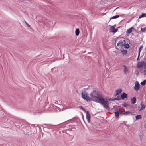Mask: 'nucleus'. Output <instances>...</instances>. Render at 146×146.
I'll list each match as a JSON object with an SVG mask.
<instances>
[{"instance_id": "obj_19", "label": "nucleus", "mask_w": 146, "mask_h": 146, "mask_svg": "<svg viewBox=\"0 0 146 146\" xmlns=\"http://www.w3.org/2000/svg\"><path fill=\"white\" fill-rule=\"evenodd\" d=\"M146 17V13H142V14L139 17V18H140L142 17Z\"/></svg>"}, {"instance_id": "obj_4", "label": "nucleus", "mask_w": 146, "mask_h": 146, "mask_svg": "<svg viewBox=\"0 0 146 146\" xmlns=\"http://www.w3.org/2000/svg\"><path fill=\"white\" fill-rule=\"evenodd\" d=\"M15 126L18 128L23 129L25 125L23 123H18L15 122Z\"/></svg>"}, {"instance_id": "obj_36", "label": "nucleus", "mask_w": 146, "mask_h": 146, "mask_svg": "<svg viewBox=\"0 0 146 146\" xmlns=\"http://www.w3.org/2000/svg\"><path fill=\"white\" fill-rule=\"evenodd\" d=\"M140 53H139L138 52V57H139H139L140 56Z\"/></svg>"}, {"instance_id": "obj_34", "label": "nucleus", "mask_w": 146, "mask_h": 146, "mask_svg": "<svg viewBox=\"0 0 146 146\" xmlns=\"http://www.w3.org/2000/svg\"><path fill=\"white\" fill-rule=\"evenodd\" d=\"M120 43H119V42L118 43H117V46H121V44Z\"/></svg>"}, {"instance_id": "obj_39", "label": "nucleus", "mask_w": 146, "mask_h": 146, "mask_svg": "<svg viewBox=\"0 0 146 146\" xmlns=\"http://www.w3.org/2000/svg\"><path fill=\"white\" fill-rule=\"evenodd\" d=\"M121 27H121H120V26L119 27H117V29H118V28H120V27Z\"/></svg>"}, {"instance_id": "obj_2", "label": "nucleus", "mask_w": 146, "mask_h": 146, "mask_svg": "<svg viewBox=\"0 0 146 146\" xmlns=\"http://www.w3.org/2000/svg\"><path fill=\"white\" fill-rule=\"evenodd\" d=\"M115 111L114 112V113L115 114V117L117 119H119V114L121 115H122V114L124 115H130V114H131V115H132V113L129 111H126V112H123V111L122 110H121V109H119L117 108L115 109Z\"/></svg>"}, {"instance_id": "obj_11", "label": "nucleus", "mask_w": 146, "mask_h": 146, "mask_svg": "<svg viewBox=\"0 0 146 146\" xmlns=\"http://www.w3.org/2000/svg\"><path fill=\"white\" fill-rule=\"evenodd\" d=\"M120 43L121 46L122 47L126 43V41L125 40H121L119 42Z\"/></svg>"}, {"instance_id": "obj_28", "label": "nucleus", "mask_w": 146, "mask_h": 146, "mask_svg": "<svg viewBox=\"0 0 146 146\" xmlns=\"http://www.w3.org/2000/svg\"><path fill=\"white\" fill-rule=\"evenodd\" d=\"M106 100H107V101L108 102V101H114V98H108V99H106Z\"/></svg>"}, {"instance_id": "obj_43", "label": "nucleus", "mask_w": 146, "mask_h": 146, "mask_svg": "<svg viewBox=\"0 0 146 146\" xmlns=\"http://www.w3.org/2000/svg\"><path fill=\"white\" fill-rule=\"evenodd\" d=\"M144 58H145V59H146V56H145V57H144Z\"/></svg>"}, {"instance_id": "obj_24", "label": "nucleus", "mask_w": 146, "mask_h": 146, "mask_svg": "<svg viewBox=\"0 0 146 146\" xmlns=\"http://www.w3.org/2000/svg\"><path fill=\"white\" fill-rule=\"evenodd\" d=\"M146 84V80H144L143 82H142L141 83V84L142 86H144Z\"/></svg>"}, {"instance_id": "obj_14", "label": "nucleus", "mask_w": 146, "mask_h": 146, "mask_svg": "<svg viewBox=\"0 0 146 146\" xmlns=\"http://www.w3.org/2000/svg\"><path fill=\"white\" fill-rule=\"evenodd\" d=\"M122 92V90L121 88H119L116 90L115 92H116L118 95L120 94Z\"/></svg>"}, {"instance_id": "obj_20", "label": "nucleus", "mask_w": 146, "mask_h": 146, "mask_svg": "<svg viewBox=\"0 0 146 146\" xmlns=\"http://www.w3.org/2000/svg\"><path fill=\"white\" fill-rule=\"evenodd\" d=\"M123 66L124 67V72L125 74L126 73V71L127 70V67L125 65H123Z\"/></svg>"}, {"instance_id": "obj_10", "label": "nucleus", "mask_w": 146, "mask_h": 146, "mask_svg": "<svg viewBox=\"0 0 146 146\" xmlns=\"http://www.w3.org/2000/svg\"><path fill=\"white\" fill-rule=\"evenodd\" d=\"M133 30H134L135 31L136 30L134 28L131 27L127 29L126 32L128 34H130L132 31Z\"/></svg>"}, {"instance_id": "obj_29", "label": "nucleus", "mask_w": 146, "mask_h": 146, "mask_svg": "<svg viewBox=\"0 0 146 146\" xmlns=\"http://www.w3.org/2000/svg\"><path fill=\"white\" fill-rule=\"evenodd\" d=\"M141 31L142 32H145L146 31V30H145V29H144V28H141Z\"/></svg>"}, {"instance_id": "obj_33", "label": "nucleus", "mask_w": 146, "mask_h": 146, "mask_svg": "<svg viewBox=\"0 0 146 146\" xmlns=\"http://www.w3.org/2000/svg\"><path fill=\"white\" fill-rule=\"evenodd\" d=\"M127 123V121H124L123 122V123L125 124V125H127L126 123Z\"/></svg>"}, {"instance_id": "obj_30", "label": "nucleus", "mask_w": 146, "mask_h": 146, "mask_svg": "<svg viewBox=\"0 0 146 146\" xmlns=\"http://www.w3.org/2000/svg\"><path fill=\"white\" fill-rule=\"evenodd\" d=\"M25 22V23L29 27H31V26L28 23L26 22V21L25 20H24Z\"/></svg>"}, {"instance_id": "obj_15", "label": "nucleus", "mask_w": 146, "mask_h": 146, "mask_svg": "<svg viewBox=\"0 0 146 146\" xmlns=\"http://www.w3.org/2000/svg\"><path fill=\"white\" fill-rule=\"evenodd\" d=\"M121 52L122 53L123 55H125L127 54V51L126 50H123L121 51Z\"/></svg>"}, {"instance_id": "obj_25", "label": "nucleus", "mask_w": 146, "mask_h": 146, "mask_svg": "<svg viewBox=\"0 0 146 146\" xmlns=\"http://www.w3.org/2000/svg\"><path fill=\"white\" fill-rule=\"evenodd\" d=\"M121 99V97L117 96L116 98H114V100H119Z\"/></svg>"}, {"instance_id": "obj_16", "label": "nucleus", "mask_w": 146, "mask_h": 146, "mask_svg": "<svg viewBox=\"0 0 146 146\" xmlns=\"http://www.w3.org/2000/svg\"><path fill=\"white\" fill-rule=\"evenodd\" d=\"M140 105L141 106V108L139 110V111H141L143 110L145 108V105L141 103Z\"/></svg>"}, {"instance_id": "obj_18", "label": "nucleus", "mask_w": 146, "mask_h": 146, "mask_svg": "<svg viewBox=\"0 0 146 146\" xmlns=\"http://www.w3.org/2000/svg\"><path fill=\"white\" fill-rule=\"evenodd\" d=\"M123 46L125 48L127 49H128L130 47V46L128 43L125 44Z\"/></svg>"}, {"instance_id": "obj_13", "label": "nucleus", "mask_w": 146, "mask_h": 146, "mask_svg": "<svg viewBox=\"0 0 146 146\" xmlns=\"http://www.w3.org/2000/svg\"><path fill=\"white\" fill-rule=\"evenodd\" d=\"M46 125V128L49 129H52L54 128V125H51L47 124H44Z\"/></svg>"}, {"instance_id": "obj_41", "label": "nucleus", "mask_w": 146, "mask_h": 146, "mask_svg": "<svg viewBox=\"0 0 146 146\" xmlns=\"http://www.w3.org/2000/svg\"><path fill=\"white\" fill-rule=\"evenodd\" d=\"M113 26H114V27H116V25H115Z\"/></svg>"}, {"instance_id": "obj_26", "label": "nucleus", "mask_w": 146, "mask_h": 146, "mask_svg": "<svg viewBox=\"0 0 146 146\" xmlns=\"http://www.w3.org/2000/svg\"><path fill=\"white\" fill-rule=\"evenodd\" d=\"M143 45H141L140 46V47L139 49V50H138L139 53H140L141 51V50L143 48Z\"/></svg>"}, {"instance_id": "obj_3", "label": "nucleus", "mask_w": 146, "mask_h": 146, "mask_svg": "<svg viewBox=\"0 0 146 146\" xmlns=\"http://www.w3.org/2000/svg\"><path fill=\"white\" fill-rule=\"evenodd\" d=\"M31 130V127L28 126H25L22 130L25 134L28 135H31L32 134V132Z\"/></svg>"}, {"instance_id": "obj_35", "label": "nucleus", "mask_w": 146, "mask_h": 146, "mask_svg": "<svg viewBox=\"0 0 146 146\" xmlns=\"http://www.w3.org/2000/svg\"><path fill=\"white\" fill-rule=\"evenodd\" d=\"M143 72L144 74L146 75V70H144Z\"/></svg>"}, {"instance_id": "obj_9", "label": "nucleus", "mask_w": 146, "mask_h": 146, "mask_svg": "<svg viewBox=\"0 0 146 146\" xmlns=\"http://www.w3.org/2000/svg\"><path fill=\"white\" fill-rule=\"evenodd\" d=\"M121 98L122 100H124L127 97V94L125 92H123L121 95Z\"/></svg>"}, {"instance_id": "obj_27", "label": "nucleus", "mask_w": 146, "mask_h": 146, "mask_svg": "<svg viewBox=\"0 0 146 146\" xmlns=\"http://www.w3.org/2000/svg\"><path fill=\"white\" fill-rule=\"evenodd\" d=\"M122 105L123 106L126 107H127L128 106V105L127 104H126L125 103H124L122 104Z\"/></svg>"}, {"instance_id": "obj_6", "label": "nucleus", "mask_w": 146, "mask_h": 146, "mask_svg": "<svg viewBox=\"0 0 146 146\" xmlns=\"http://www.w3.org/2000/svg\"><path fill=\"white\" fill-rule=\"evenodd\" d=\"M140 86V85L137 81L135 82V86L134 87V89L136 91L138 90Z\"/></svg>"}, {"instance_id": "obj_23", "label": "nucleus", "mask_w": 146, "mask_h": 146, "mask_svg": "<svg viewBox=\"0 0 146 146\" xmlns=\"http://www.w3.org/2000/svg\"><path fill=\"white\" fill-rule=\"evenodd\" d=\"M78 108H80L81 110H83L85 112L87 111L85 109L81 106H78Z\"/></svg>"}, {"instance_id": "obj_5", "label": "nucleus", "mask_w": 146, "mask_h": 146, "mask_svg": "<svg viewBox=\"0 0 146 146\" xmlns=\"http://www.w3.org/2000/svg\"><path fill=\"white\" fill-rule=\"evenodd\" d=\"M145 64V62L143 60H141L140 62H139L137 64V67L139 68L143 67Z\"/></svg>"}, {"instance_id": "obj_17", "label": "nucleus", "mask_w": 146, "mask_h": 146, "mask_svg": "<svg viewBox=\"0 0 146 146\" xmlns=\"http://www.w3.org/2000/svg\"><path fill=\"white\" fill-rule=\"evenodd\" d=\"M80 33V31L79 29L77 28L75 30V34L76 36H78L79 35Z\"/></svg>"}, {"instance_id": "obj_1", "label": "nucleus", "mask_w": 146, "mask_h": 146, "mask_svg": "<svg viewBox=\"0 0 146 146\" xmlns=\"http://www.w3.org/2000/svg\"><path fill=\"white\" fill-rule=\"evenodd\" d=\"M90 98L87 94L85 91L81 93L82 97L87 102L92 101L97 103H98L103 105L105 108L108 110H110V108L109 107L110 103L107 100H105L103 98L102 95L99 94L98 91L96 90H93L90 94Z\"/></svg>"}, {"instance_id": "obj_7", "label": "nucleus", "mask_w": 146, "mask_h": 146, "mask_svg": "<svg viewBox=\"0 0 146 146\" xmlns=\"http://www.w3.org/2000/svg\"><path fill=\"white\" fill-rule=\"evenodd\" d=\"M110 32L113 33H115L118 31V29L117 28H115L114 26H111L110 27Z\"/></svg>"}, {"instance_id": "obj_37", "label": "nucleus", "mask_w": 146, "mask_h": 146, "mask_svg": "<svg viewBox=\"0 0 146 146\" xmlns=\"http://www.w3.org/2000/svg\"><path fill=\"white\" fill-rule=\"evenodd\" d=\"M144 68L145 69H146V64H145Z\"/></svg>"}, {"instance_id": "obj_45", "label": "nucleus", "mask_w": 146, "mask_h": 146, "mask_svg": "<svg viewBox=\"0 0 146 146\" xmlns=\"http://www.w3.org/2000/svg\"><path fill=\"white\" fill-rule=\"evenodd\" d=\"M145 64H146V62L145 63Z\"/></svg>"}, {"instance_id": "obj_38", "label": "nucleus", "mask_w": 146, "mask_h": 146, "mask_svg": "<svg viewBox=\"0 0 146 146\" xmlns=\"http://www.w3.org/2000/svg\"><path fill=\"white\" fill-rule=\"evenodd\" d=\"M139 58L137 57V60H138V61L139 60Z\"/></svg>"}, {"instance_id": "obj_32", "label": "nucleus", "mask_w": 146, "mask_h": 146, "mask_svg": "<svg viewBox=\"0 0 146 146\" xmlns=\"http://www.w3.org/2000/svg\"><path fill=\"white\" fill-rule=\"evenodd\" d=\"M118 95L117 94V93H116V92H115V93H114V94L113 95V96H115V97H116V96L117 95Z\"/></svg>"}, {"instance_id": "obj_8", "label": "nucleus", "mask_w": 146, "mask_h": 146, "mask_svg": "<svg viewBox=\"0 0 146 146\" xmlns=\"http://www.w3.org/2000/svg\"><path fill=\"white\" fill-rule=\"evenodd\" d=\"M86 112V119L88 122L89 123L90 121V114L88 111Z\"/></svg>"}, {"instance_id": "obj_42", "label": "nucleus", "mask_w": 146, "mask_h": 146, "mask_svg": "<svg viewBox=\"0 0 146 146\" xmlns=\"http://www.w3.org/2000/svg\"><path fill=\"white\" fill-rule=\"evenodd\" d=\"M37 126L38 127L39 126V125H37Z\"/></svg>"}, {"instance_id": "obj_44", "label": "nucleus", "mask_w": 146, "mask_h": 146, "mask_svg": "<svg viewBox=\"0 0 146 146\" xmlns=\"http://www.w3.org/2000/svg\"><path fill=\"white\" fill-rule=\"evenodd\" d=\"M129 43L130 44V43L129 42Z\"/></svg>"}, {"instance_id": "obj_22", "label": "nucleus", "mask_w": 146, "mask_h": 146, "mask_svg": "<svg viewBox=\"0 0 146 146\" xmlns=\"http://www.w3.org/2000/svg\"><path fill=\"white\" fill-rule=\"evenodd\" d=\"M120 16L119 15H116L112 17L111 18H110V19H115L119 17Z\"/></svg>"}, {"instance_id": "obj_21", "label": "nucleus", "mask_w": 146, "mask_h": 146, "mask_svg": "<svg viewBox=\"0 0 146 146\" xmlns=\"http://www.w3.org/2000/svg\"><path fill=\"white\" fill-rule=\"evenodd\" d=\"M135 118L137 119H141L142 118L141 115H137L135 116Z\"/></svg>"}, {"instance_id": "obj_40", "label": "nucleus", "mask_w": 146, "mask_h": 146, "mask_svg": "<svg viewBox=\"0 0 146 146\" xmlns=\"http://www.w3.org/2000/svg\"><path fill=\"white\" fill-rule=\"evenodd\" d=\"M144 29H145V30H146V27H145V28H144Z\"/></svg>"}, {"instance_id": "obj_12", "label": "nucleus", "mask_w": 146, "mask_h": 146, "mask_svg": "<svg viewBox=\"0 0 146 146\" xmlns=\"http://www.w3.org/2000/svg\"><path fill=\"white\" fill-rule=\"evenodd\" d=\"M136 97H133L131 99V103L132 104H134L136 102Z\"/></svg>"}, {"instance_id": "obj_31", "label": "nucleus", "mask_w": 146, "mask_h": 146, "mask_svg": "<svg viewBox=\"0 0 146 146\" xmlns=\"http://www.w3.org/2000/svg\"><path fill=\"white\" fill-rule=\"evenodd\" d=\"M124 108L123 107L121 108V110H122L123 111V112H126L127 111H126L125 110H124Z\"/></svg>"}]
</instances>
